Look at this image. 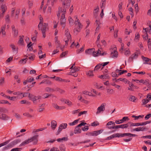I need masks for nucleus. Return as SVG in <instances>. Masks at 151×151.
Masks as SVG:
<instances>
[{
    "label": "nucleus",
    "mask_w": 151,
    "mask_h": 151,
    "mask_svg": "<svg viewBox=\"0 0 151 151\" xmlns=\"http://www.w3.org/2000/svg\"><path fill=\"white\" fill-rule=\"evenodd\" d=\"M38 135H37L30 137V138H29L23 142L19 145V147L24 146L25 145L27 144L32 142H33V143L34 145L36 144L38 141Z\"/></svg>",
    "instance_id": "obj_1"
},
{
    "label": "nucleus",
    "mask_w": 151,
    "mask_h": 151,
    "mask_svg": "<svg viewBox=\"0 0 151 151\" xmlns=\"http://www.w3.org/2000/svg\"><path fill=\"white\" fill-rule=\"evenodd\" d=\"M38 135H37L30 137V138H29L23 142L19 145V147L24 146L25 145L27 144L32 142H33V143L34 145L36 144L38 141Z\"/></svg>",
    "instance_id": "obj_2"
},
{
    "label": "nucleus",
    "mask_w": 151,
    "mask_h": 151,
    "mask_svg": "<svg viewBox=\"0 0 151 151\" xmlns=\"http://www.w3.org/2000/svg\"><path fill=\"white\" fill-rule=\"evenodd\" d=\"M61 1L62 7H59V11L62 12H66V8H69L70 6L71 0H60Z\"/></svg>",
    "instance_id": "obj_3"
},
{
    "label": "nucleus",
    "mask_w": 151,
    "mask_h": 151,
    "mask_svg": "<svg viewBox=\"0 0 151 151\" xmlns=\"http://www.w3.org/2000/svg\"><path fill=\"white\" fill-rule=\"evenodd\" d=\"M39 29L41 30L42 34L43 37L45 38V32L47 29H48V24L46 23H44L43 24H40V26L38 27Z\"/></svg>",
    "instance_id": "obj_4"
},
{
    "label": "nucleus",
    "mask_w": 151,
    "mask_h": 151,
    "mask_svg": "<svg viewBox=\"0 0 151 151\" xmlns=\"http://www.w3.org/2000/svg\"><path fill=\"white\" fill-rule=\"evenodd\" d=\"M66 12H63V14L61 16V18L60 19V23L62 27L64 28L65 26L66 19H65V14Z\"/></svg>",
    "instance_id": "obj_5"
},
{
    "label": "nucleus",
    "mask_w": 151,
    "mask_h": 151,
    "mask_svg": "<svg viewBox=\"0 0 151 151\" xmlns=\"http://www.w3.org/2000/svg\"><path fill=\"white\" fill-rule=\"evenodd\" d=\"M67 124L66 123H62L60 124L58 128V129L56 133V135H58L63 129H65L67 127Z\"/></svg>",
    "instance_id": "obj_6"
},
{
    "label": "nucleus",
    "mask_w": 151,
    "mask_h": 151,
    "mask_svg": "<svg viewBox=\"0 0 151 151\" xmlns=\"http://www.w3.org/2000/svg\"><path fill=\"white\" fill-rule=\"evenodd\" d=\"M106 105V104L105 103H102L101 105L97 108V111L96 112V114H98L100 113L101 111H104L105 110V106Z\"/></svg>",
    "instance_id": "obj_7"
},
{
    "label": "nucleus",
    "mask_w": 151,
    "mask_h": 151,
    "mask_svg": "<svg viewBox=\"0 0 151 151\" xmlns=\"http://www.w3.org/2000/svg\"><path fill=\"white\" fill-rule=\"evenodd\" d=\"M138 55V53L137 52H135L134 54L132 55L129 58L128 60V61L129 62L133 61V59L137 58Z\"/></svg>",
    "instance_id": "obj_8"
},
{
    "label": "nucleus",
    "mask_w": 151,
    "mask_h": 151,
    "mask_svg": "<svg viewBox=\"0 0 151 151\" xmlns=\"http://www.w3.org/2000/svg\"><path fill=\"white\" fill-rule=\"evenodd\" d=\"M9 119V117L5 114L0 113V119L4 120H7Z\"/></svg>",
    "instance_id": "obj_9"
},
{
    "label": "nucleus",
    "mask_w": 151,
    "mask_h": 151,
    "mask_svg": "<svg viewBox=\"0 0 151 151\" xmlns=\"http://www.w3.org/2000/svg\"><path fill=\"white\" fill-rule=\"evenodd\" d=\"M31 96H32V98H30V100H32L33 103H35V101L37 100L40 99L41 98V96H34L33 95L31 94Z\"/></svg>",
    "instance_id": "obj_10"
},
{
    "label": "nucleus",
    "mask_w": 151,
    "mask_h": 151,
    "mask_svg": "<svg viewBox=\"0 0 151 151\" xmlns=\"http://www.w3.org/2000/svg\"><path fill=\"white\" fill-rule=\"evenodd\" d=\"M147 129L145 127H139L133 129V131L139 132L140 131H143Z\"/></svg>",
    "instance_id": "obj_11"
},
{
    "label": "nucleus",
    "mask_w": 151,
    "mask_h": 151,
    "mask_svg": "<svg viewBox=\"0 0 151 151\" xmlns=\"http://www.w3.org/2000/svg\"><path fill=\"white\" fill-rule=\"evenodd\" d=\"M142 59L145 61V62L144 63V64H149L151 65V60L149 58L147 57H145L143 56H142Z\"/></svg>",
    "instance_id": "obj_12"
},
{
    "label": "nucleus",
    "mask_w": 151,
    "mask_h": 151,
    "mask_svg": "<svg viewBox=\"0 0 151 151\" xmlns=\"http://www.w3.org/2000/svg\"><path fill=\"white\" fill-rule=\"evenodd\" d=\"M12 31L14 32V36L15 37L17 36L18 34V29H15L14 25H12Z\"/></svg>",
    "instance_id": "obj_13"
},
{
    "label": "nucleus",
    "mask_w": 151,
    "mask_h": 151,
    "mask_svg": "<svg viewBox=\"0 0 151 151\" xmlns=\"http://www.w3.org/2000/svg\"><path fill=\"white\" fill-rule=\"evenodd\" d=\"M6 27V24H5L1 28V29L0 32V34L2 33L3 35L5 36L6 35V32L5 31Z\"/></svg>",
    "instance_id": "obj_14"
},
{
    "label": "nucleus",
    "mask_w": 151,
    "mask_h": 151,
    "mask_svg": "<svg viewBox=\"0 0 151 151\" xmlns=\"http://www.w3.org/2000/svg\"><path fill=\"white\" fill-rule=\"evenodd\" d=\"M128 127V125L127 124H123L120 125H116L115 126L116 129H118V128H126Z\"/></svg>",
    "instance_id": "obj_15"
},
{
    "label": "nucleus",
    "mask_w": 151,
    "mask_h": 151,
    "mask_svg": "<svg viewBox=\"0 0 151 151\" xmlns=\"http://www.w3.org/2000/svg\"><path fill=\"white\" fill-rule=\"evenodd\" d=\"M95 50V49L93 48L88 49L86 50L85 52L88 55H91L93 53V52H94Z\"/></svg>",
    "instance_id": "obj_16"
},
{
    "label": "nucleus",
    "mask_w": 151,
    "mask_h": 151,
    "mask_svg": "<svg viewBox=\"0 0 151 151\" xmlns=\"http://www.w3.org/2000/svg\"><path fill=\"white\" fill-rule=\"evenodd\" d=\"M52 106L55 109L58 110H62L65 109V106H59L57 104H53Z\"/></svg>",
    "instance_id": "obj_17"
},
{
    "label": "nucleus",
    "mask_w": 151,
    "mask_h": 151,
    "mask_svg": "<svg viewBox=\"0 0 151 151\" xmlns=\"http://www.w3.org/2000/svg\"><path fill=\"white\" fill-rule=\"evenodd\" d=\"M103 131V130L102 129L93 131L92 132L93 134V136H96L101 133Z\"/></svg>",
    "instance_id": "obj_18"
},
{
    "label": "nucleus",
    "mask_w": 151,
    "mask_h": 151,
    "mask_svg": "<svg viewBox=\"0 0 151 151\" xmlns=\"http://www.w3.org/2000/svg\"><path fill=\"white\" fill-rule=\"evenodd\" d=\"M55 80L58 81L62 82H69L70 81H68V80H67L65 79H63L58 77H56L55 78Z\"/></svg>",
    "instance_id": "obj_19"
},
{
    "label": "nucleus",
    "mask_w": 151,
    "mask_h": 151,
    "mask_svg": "<svg viewBox=\"0 0 151 151\" xmlns=\"http://www.w3.org/2000/svg\"><path fill=\"white\" fill-rule=\"evenodd\" d=\"M82 27H80L79 26L75 28L74 29V33L76 35H77L78 33L81 31V28H82Z\"/></svg>",
    "instance_id": "obj_20"
},
{
    "label": "nucleus",
    "mask_w": 151,
    "mask_h": 151,
    "mask_svg": "<svg viewBox=\"0 0 151 151\" xmlns=\"http://www.w3.org/2000/svg\"><path fill=\"white\" fill-rule=\"evenodd\" d=\"M76 19V20H75V24L76 25H77V24H78V26L80 27H82V25L81 24L79 20L78 19L77 17L76 16L75 17Z\"/></svg>",
    "instance_id": "obj_21"
},
{
    "label": "nucleus",
    "mask_w": 151,
    "mask_h": 151,
    "mask_svg": "<svg viewBox=\"0 0 151 151\" xmlns=\"http://www.w3.org/2000/svg\"><path fill=\"white\" fill-rule=\"evenodd\" d=\"M57 123L55 121H52L51 122V127L52 129L54 130L56 127Z\"/></svg>",
    "instance_id": "obj_22"
},
{
    "label": "nucleus",
    "mask_w": 151,
    "mask_h": 151,
    "mask_svg": "<svg viewBox=\"0 0 151 151\" xmlns=\"http://www.w3.org/2000/svg\"><path fill=\"white\" fill-rule=\"evenodd\" d=\"M74 132L75 134H76L81 133V129H80L79 128L76 127L75 128Z\"/></svg>",
    "instance_id": "obj_23"
},
{
    "label": "nucleus",
    "mask_w": 151,
    "mask_h": 151,
    "mask_svg": "<svg viewBox=\"0 0 151 151\" xmlns=\"http://www.w3.org/2000/svg\"><path fill=\"white\" fill-rule=\"evenodd\" d=\"M5 19L6 23L9 24L10 22L9 16V14H7L5 16Z\"/></svg>",
    "instance_id": "obj_24"
},
{
    "label": "nucleus",
    "mask_w": 151,
    "mask_h": 151,
    "mask_svg": "<svg viewBox=\"0 0 151 151\" xmlns=\"http://www.w3.org/2000/svg\"><path fill=\"white\" fill-rule=\"evenodd\" d=\"M19 39L18 42V44H20L21 45H22L24 42L23 38L24 37V36H22V37L21 36H19Z\"/></svg>",
    "instance_id": "obj_25"
},
{
    "label": "nucleus",
    "mask_w": 151,
    "mask_h": 151,
    "mask_svg": "<svg viewBox=\"0 0 151 151\" xmlns=\"http://www.w3.org/2000/svg\"><path fill=\"white\" fill-rule=\"evenodd\" d=\"M74 68L73 69H72L70 71V73H74L77 71H78L79 70V67H76L75 66Z\"/></svg>",
    "instance_id": "obj_26"
},
{
    "label": "nucleus",
    "mask_w": 151,
    "mask_h": 151,
    "mask_svg": "<svg viewBox=\"0 0 151 151\" xmlns=\"http://www.w3.org/2000/svg\"><path fill=\"white\" fill-rule=\"evenodd\" d=\"M10 46L12 49V50L13 52L16 51L17 52L18 51V48L16 47L15 46L12 44H11L10 45Z\"/></svg>",
    "instance_id": "obj_27"
},
{
    "label": "nucleus",
    "mask_w": 151,
    "mask_h": 151,
    "mask_svg": "<svg viewBox=\"0 0 151 151\" xmlns=\"http://www.w3.org/2000/svg\"><path fill=\"white\" fill-rule=\"evenodd\" d=\"M68 140V137H63L62 138H58L56 140L58 142H60L63 141H67Z\"/></svg>",
    "instance_id": "obj_28"
},
{
    "label": "nucleus",
    "mask_w": 151,
    "mask_h": 151,
    "mask_svg": "<svg viewBox=\"0 0 151 151\" xmlns=\"http://www.w3.org/2000/svg\"><path fill=\"white\" fill-rule=\"evenodd\" d=\"M99 7L98 6L96 7V8L93 11V14L94 16L95 17H96V16H97V13L99 11Z\"/></svg>",
    "instance_id": "obj_29"
},
{
    "label": "nucleus",
    "mask_w": 151,
    "mask_h": 151,
    "mask_svg": "<svg viewBox=\"0 0 151 151\" xmlns=\"http://www.w3.org/2000/svg\"><path fill=\"white\" fill-rule=\"evenodd\" d=\"M113 54L112 56V58L116 57L117 58L118 56V52L116 50H114L113 52H112L111 54Z\"/></svg>",
    "instance_id": "obj_30"
},
{
    "label": "nucleus",
    "mask_w": 151,
    "mask_h": 151,
    "mask_svg": "<svg viewBox=\"0 0 151 151\" xmlns=\"http://www.w3.org/2000/svg\"><path fill=\"white\" fill-rule=\"evenodd\" d=\"M136 99V98L134 96L131 95L129 97V100L131 101L135 102Z\"/></svg>",
    "instance_id": "obj_31"
},
{
    "label": "nucleus",
    "mask_w": 151,
    "mask_h": 151,
    "mask_svg": "<svg viewBox=\"0 0 151 151\" xmlns=\"http://www.w3.org/2000/svg\"><path fill=\"white\" fill-rule=\"evenodd\" d=\"M79 119H76L73 122L70 123L69 124L70 126H72L77 124Z\"/></svg>",
    "instance_id": "obj_32"
},
{
    "label": "nucleus",
    "mask_w": 151,
    "mask_h": 151,
    "mask_svg": "<svg viewBox=\"0 0 151 151\" xmlns=\"http://www.w3.org/2000/svg\"><path fill=\"white\" fill-rule=\"evenodd\" d=\"M1 8L2 10L1 12L5 13L6 10V6L5 5H2L1 6Z\"/></svg>",
    "instance_id": "obj_33"
},
{
    "label": "nucleus",
    "mask_w": 151,
    "mask_h": 151,
    "mask_svg": "<svg viewBox=\"0 0 151 151\" xmlns=\"http://www.w3.org/2000/svg\"><path fill=\"white\" fill-rule=\"evenodd\" d=\"M0 104H8L9 105H10L11 104L9 103L8 101L4 100H0Z\"/></svg>",
    "instance_id": "obj_34"
},
{
    "label": "nucleus",
    "mask_w": 151,
    "mask_h": 151,
    "mask_svg": "<svg viewBox=\"0 0 151 151\" xmlns=\"http://www.w3.org/2000/svg\"><path fill=\"white\" fill-rule=\"evenodd\" d=\"M23 115L28 117L31 118L33 117V116L30 115L29 113H25L23 114Z\"/></svg>",
    "instance_id": "obj_35"
},
{
    "label": "nucleus",
    "mask_w": 151,
    "mask_h": 151,
    "mask_svg": "<svg viewBox=\"0 0 151 151\" xmlns=\"http://www.w3.org/2000/svg\"><path fill=\"white\" fill-rule=\"evenodd\" d=\"M149 101V100L147 99H143L142 102L143 103L142 105H145L148 103Z\"/></svg>",
    "instance_id": "obj_36"
},
{
    "label": "nucleus",
    "mask_w": 151,
    "mask_h": 151,
    "mask_svg": "<svg viewBox=\"0 0 151 151\" xmlns=\"http://www.w3.org/2000/svg\"><path fill=\"white\" fill-rule=\"evenodd\" d=\"M65 35L67 37L68 40H69L71 39V35L69 32L65 33Z\"/></svg>",
    "instance_id": "obj_37"
},
{
    "label": "nucleus",
    "mask_w": 151,
    "mask_h": 151,
    "mask_svg": "<svg viewBox=\"0 0 151 151\" xmlns=\"http://www.w3.org/2000/svg\"><path fill=\"white\" fill-rule=\"evenodd\" d=\"M27 60V58L23 59H22L19 61V63L21 64H25Z\"/></svg>",
    "instance_id": "obj_38"
},
{
    "label": "nucleus",
    "mask_w": 151,
    "mask_h": 151,
    "mask_svg": "<svg viewBox=\"0 0 151 151\" xmlns=\"http://www.w3.org/2000/svg\"><path fill=\"white\" fill-rule=\"evenodd\" d=\"M87 75L91 77L93 76V71L91 70L89 71L87 73Z\"/></svg>",
    "instance_id": "obj_39"
},
{
    "label": "nucleus",
    "mask_w": 151,
    "mask_h": 151,
    "mask_svg": "<svg viewBox=\"0 0 151 151\" xmlns=\"http://www.w3.org/2000/svg\"><path fill=\"white\" fill-rule=\"evenodd\" d=\"M69 24L70 25H72L74 23V20L70 17H69Z\"/></svg>",
    "instance_id": "obj_40"
},
{
    "label": "nucleus",
    "mask_w": 151,
    "mask_h": 151,
    "mask_svg": "<svg viewBox=\"0 0 151 151\" xmlns=\"http://www.w3.org/2000/svg\"><path fill=\"white\" fill-rule=\"evenodd\" d=\"M7 111L8 110L6 109L0 107V112L6 113Z\"/></svg>",
    "instance_id": "obj_41"
},
{
    "label": "nucleus",
    "mask_w": 151,
    "mask_h": 151,
    "mask_svg": "<svg viewBox=\"0 0 151 151\" xmlns=\"http://www.w3.org/2000/svg\"><path fill=\"white\" fill-rule=\"evenodd\" d=\"M21 142V140L20 139H16L12 142V143L14 145H16L18 143Z\"/></svg>",
    "instance_id": "obj_42"
},
{
    "label": "nucleus",
    "mask_w": 151,
    "mask_h": 151,
    "mask_svg": "<svg viewBox=\"0 0 151 151\" xmlns=\"http://www.w3.org/2000/svg\"><path fill=\"white\" fill-rule=\"evenodd\" d=\"M40 22L38 25V27H39L40 26V24H43V18L42 17H40Z\"/></svg>",
    "instance_id": "obj_43"
},
{
    "label": "nucleus",
    "mask_w": 151,
    "mask_h": 151,
    "mask_svg": "<svg viewBox=\"0 0 151 151\" xmlns=\"http://www.w3.org/2000/svg\"><path fill=\"white\" fill-rule=\"evenodd\" d=\"M101 65H102L101 64H99V65H97L96 66L95 68L94 69V71L96 70H97L99 69L101 67Z\"/></svg>",
    "instance_id": "obj_44"
},
{
    "label": "nucleus",
    "mask_w": 151,
    "mask_h": 151,
    "mask_svg": "<svg viewBox=\"0 0 151 151\" xmlns=\"http://www.w3.org/2000/svg\"><path fill=\"white\" fill-rule=\"evenodd\" d=\"M55 44L56 45V47L57 48H58L60 47V41L55 42Z\"/></svg>",
    "instance_id": "obj_45"
},
{
    "label": "nucleus",
    "mask_w": 151,
    "mask_h": 151,
    "mask_svg": "<svg viewBox=\"0 0 151 151\" xmlns=\"http://www.w3.org/2000/svg\"><path fill=\"white\" fill-rule=\"evenodd\" d=\"M65 104L70 106L72 105V102L68 100H66V101H65Z\"/></svg>",
    "instance_id": "obj_46"
},
{
    "label": "nucleus",
    "mask_w": 151,
    "mask_h": 151,
    "mask_svg": "<svg viewBox=\"0 0 151 151\" xmlns=\"http://www.w3.org/2000/svg\"><path fill=\"white\" fill-rule=\"evenodd\" d=\"M60 150L61 151H65V147L63 145H61L60 147Z\"/></svg>",
    "instance_id": "obj_47"
},
{
    "label": "nucleus",
    "mask_w": 151,
    "mask_h": 151,
    "mask_svg": "<svg viewBox=\"0 0 151 151\" xmlns=\"http://www.w3.org/2000/svg\"><path fill=\"white\" fill-rule=\"evenodd\" d=\"M88 126H85L84 127H83L82 128V129L84 131H87L88 129Z\"/></svg>",
    "instance_id": "obj_48"
},
{
    "label": "nucleus",
    "mask_w": 151,
    "mask_h": 151,
    "mask_svg": "<svg viewBox=\"0 0 151 151\" xmlns=\"http://www.w3.org/2000/svg\"><path fill=\"white\" fill-rule=\"evenodd\" d=\"M87 113V111H81L79 113V114H78V116H80L82 114H86Z\"/></svg>",
    "instance_id": "obj_49"
},
{
    "label": "nucleus",
    "mask_w": 151,
    "mask_h": 151,
    "mask_svg": "<svg viewBox=\"0 0 151 151\" xmlns=\"http://www.w3.org/2000/svg\"><path fill=\"white\" fill-rule=\"evenodd\" d=\"M27 80L28 81V82H31L34 80L33 78H28Z\"/></svg>",
    "instance_id": "obj_50"
},
{
    "label": "nucleus",
    "mask_w": 151,
    "mask_h": 151,
    "mask_svg": "<svg viewBox=\"0 0 151 151\" xmlns=\"http://www.w3.org/2000/svg\"><path fill=\"white\" fill-rule=\"evenodd\" d=\"M57 90L61 94H63L65 93L64 90L60 88H58Z\"/></svg>",
    "instance_id": "obj_51"
},
{
    "label": "nucleus",
    "mask_w": 151,
    "mask_h": 151,
    "mask_svg": "<svg viewBox=\"0 0 151 151\" xmlns=\"http://www.w3.org/2000/svg\"><path fill=\"white\" fill-rule=\"evenodd\" d=\"M111 124H112L113 125H115V124L114 122L112 121H110L108 122L106 124V126H109L110 125H111Z\"/></svg>",
    "instance_id": "obj_52"
},
{
    "label": "nucleus",
    "mask_w": 151,
    "mask_h": 151,
    "mask_svg": "<svg viewBox=\"0 0 151 151\" xmlns=\"http://www.w3.org/2000/svg\"><path fill=\"white\" fill-rule=\"evenodd\" d=\"M126 124H127L128 125V127L129 126V125H130V127L132 126H135V123H132L131 122H129Z\"/></svg>",
    "instance_id": "obj_53"
},
{
    "label": "nucleus",
    "mask_w": 151,
    "mask_h": 151,
    "mask_svg": "<svg viewBox=\"0 0 151 151\" xmlns=\"http://www.w3.org/2000/svg\"><path fill=\"white\" fill-rule=\"evenodd\" d=\"M86 124V123L82 122L80 124H79V125H77L76 127L79 128L80 127H81L82 126L85 125Z\"/></svg>",
    "instance_id": "obj_54"
},
{
    "label": "nucleus",
    "mask_w": 151,
    "mask_h": 151,
    "mask_svg": "<svg viewBox=\"0 0 151 151\" xmlns=\"http://www.w3.org/2000/svg\"><path fill=\"white\" fill-rule=\"evenodd\" d=\"M9 143V141H7L5 142H4L3 143H1L0 144V147L6 145L7 144Z\"/></svg>",
    "instance_id": "obj_55"
},
{
    "label": "nucleus",
    "mask_w": 151,
    "mask_h": 151,
    "mask_svg": "<svg viewBox=\"0 0 151 151\" xmlns=\"http://www.w3.org/2000/svg\"><path fill=\"white\" fill-rule=\"evenodd\" d=\"M151 117V114H149L147 115L145 117V119L146 120L148 119Z\"/></svg>",
    "instance_id": "obj_56"
},
{
    "label": "nucleus",
    "mask_w": 151,
    "mask_h": 151,
    "mask_svg": "<svg viewBox=\"0 0 151 151\" xmlns=\"http://www.w3.org/2000/svg\"><path fill=\"white\" fill-rule=\"evenodd\" d=\"M4 78H2L0 80V84L1 85H2L4 83Z\"/></svg>",
    "instance_id": "obj_57"
},
{
    "label": "nucleus",
    "mask_w": 151,
    "mask_h": 151,
    "mask_svg": "<svg viewBox=\"0 0 151 151\" xmlns=\"http://www.w3.org/2000/svg\"><path fill=\"white\" fill-rule=\"evenodd\" d=\"M80 110L79 109H78L76 110H74L72 111V113L73 114H75L79 112Z\"/></svg>",
    "instance_id": "obj_58"
},
{
    "label": "nucleus",
    "mask_w": 151,
    "mask_h": 151,
    "mask_svg": "<svg viewBox=\"0 0 151 151\" xmlns=\"http://www.w3.org/2000/svg\"><path fill=\"white\" fill-rule=\"evenodd\" d=\"M50 94L47 93H45L43 95V97L44 98H46L50 96Z\"/></svg>",
    "instance_id": "obj_59"
},
{
    "label": "nucleus",
    "mask_w": 151,
    "mask_h": 151,
    "mask_svg": "<svg viewBox=\"0 0 151 151\" xmlns=\"http://www.w3.org/2000/svg\"><path fill=\"white\" fill-rule=\"evenodd\" d=\"M105 2L104 1H103L102 3V5L101 6V8L102 9H104L105 8Z\"/></svg>",
    "instance_id": "obj_60"
},
{
    "label": "nucleus",
    "mask_w": 151,
    "mask_h": 151,
    "mask_svg": "<svg viewBox=\"0 0 151 151\" xmlns=\"http://www.w3.org/2000/svg\"><path fill=\"white\" fill-rule=\"evenodd\" d=\"M133 73H137L138 74H144L145 73V72L143 71H141L139 72H133Z\"/></svg>",
    "instance_id": "obj_61"
},
{
    "label": "nucleus",
    "mask_w": 151,
    "mask_h": 151,
    "mask_svg": "<svg viewBox=\"0 0 151 151\" xmlns=\"http://www.w3.org/2000/svg\"><path fill=\"white\" fill-rule=\"evenodd\" d=\"M98 52H95V50L94 51V52H93L92 54H93V55L94 57H96L98 56Z\"/></svg>",
    "instance_id": "obj_62"
},
{
    "label": "nucleus",
    "mask_w": 151,
    "mask_h": 151,
    "mask_svg": "<svg viewBox=\"0 0 151 151\" xmlns=\"http://www.w3.org/2000/svg\"><path fill=\"white\" fill-rule=\"evenodd\" d=\"M129 120V119L128 117L127 116H124L122 119V120L124 122L126 120Z\"/></svg>",
    "instance_id": "obj_63"
},
{
    "label": "nucleus",
    "mask_w": 151,
    "mask_h": 151,
    "mask_svg": "<svg viewBox=\"0 0 151 151\" xmlns=\"http://www.w3.org/2000/svg\"><path fill=\"white\" fill-rule=\"evenodd\" d=\"M149 27H150L149 29V32L150 33V34H151V22H149Z\"/></svg>",
    "instance_id": "obj_64"
}]
</instances>
